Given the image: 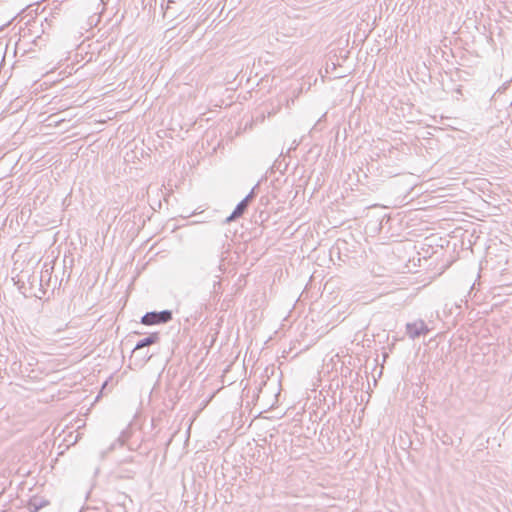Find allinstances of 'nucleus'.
I'll use <instances>...</instances> for the list:
<instances>
[{"mask_svg": "<svg viewBox=\"0 0 512 512\" xmlns=\"http://www.w3.org/2000/svg\"><path fill=\"white\" fill-rule=\"evenodd\" d=\"M172 320V311H151L145 313L141 318V323L147 326L165 324Z\"/></svg>", "mask_w": 512, "mask_h": 512, "instance_id": "nucleus-1", "label": "nucleus"}, {"mask_svg": "<svg viewBox=\"0 0 512 512\" xmlns=\"http://www.w3.org/2000/svg\"><path fill=\"white\" fill-rule=\"evenodd\" d=\"M429 332L430 329L428 328L426 323L421 319L406 324V334L412 340L422 335H427Z\"/></svg>", "mask_w": 512, "mask_h": 512, "instance_id": "nucleus-2", "label": "nucleus"}, {"mask_svg": "<svg viewBox=\"0 0 512 512\" xmlns=\"http://www.w3.org/2000/svg\"><path fill=\"white\" fill-rule=\"evenodd\" d=\"M159 339H160L159 333H157V332L151 333L149 336L139 340L136 343V345L134 347V352L141 351L143 348L157 343L159 341Z\"/></svg>", "mask_w": 512, "mask_h": 512, "instance_id": "nucleus-3", "label": "nucleus"}, {"mask_svg": "<svg viewBox=\"0 0 512 512\" xmlns=\"http://www.w3.org/2000/svg\"><path fill=\"white\" fill-rule=\"evenodd\" d=\"M53 267L49 266L47 263L43 265V268L40 273V286L42 289H47L49 287V283L51 280Z\"/></svg>", "mask_w": 512, "mask_h": 512, "instance_id": "nucleus-4", "label": "nucleus"}, {"mask_svg": "<svg viewBox=\"0 0 512 512\" xmlns=\"http://www.w3.org/2000/svg\"><path fill=\"white\" fill-rule=\"evenodd\" d=\"M247 207L248 205L246 204V201H240L233 210V212L231 213V215L226 218V222H231L242 216Z\"/></svg>", "mask_w": 512, "mask_h": 512, "instance_id": "nucleus-5", "label": "nucleus"}, {"mask_svg": "<svg viewBox=\"0 0 512 512\" xmlns=\"http://www.w3.org/2000/svg\"><path fill=\"white\" fill-rule=\"evenodd\" d=\"M46 504V501L40 500L38 498H33L29 501L28 509L30 512H38L39 509L44 507Z\"/></svg>", "mask_w": 512, "mask_h": 512, "instance_id": "nucleus-6", "label": "nucleus"}, {"mask_svg": "<svg viewBox=\"0 0 512 512\" xmlns=\"http://www.w3.org/2000/svg\"><path fill=\"white\" fill-rule=\"evenodd\" d=\"M258 185L254 186L252 188V190L250 191V193L243 199V201H246V204L248 205L249 202L254 198L255 196V189L257 188Z\"/></svg>", "mask_w": 512, "mask_h": 512, "instance_id": "nucleus-7", "label": "nucleus"}, {"mask_svg": "<svg viewBox=\"0 0 512 512\" xmlns=\"http://www.w3.org/2000/svg\"><path fill=\"white\" fill-rule=\"evenodd\" d=\"M123 445H124V440H122V438H121V437H118V438L114 441V443L110 446L109 450L111 451V450L115 449V447H116V446H120V447H121V446H123Z\"/></svg>", "mask_w": 512, "mask_h": 512, "instance_id": "nucleus-8", "label": "nucleus"}, {"mask_svg": "<svg viewBox=\"0 0 512 512\" xmlns=\"http://www.w3.org/2000/svg\"><path fill=\"white\" fill-rule=\"evenodd\" d=\"M442 443L445 445H452V438L450 436L445 435L442 439Z\"/></svg>", "mask_w": 512, "mask_h": 512, "instance_id": "nucleus-9", "label": "nucleus"}, {"mask_svg": "<svg viewBox=\"0 0 512 512\" xmlns=\"http://www.w3.org/2000/svg\"><path fill=\"white\" fill-rule=\"evenodd\" d=\"M151 354H148V352H146L144 355H143V360L145 361H148L150 358H151Z\"/></svg>", "mask_w": 512, "mask_h": 512, "instance_id": "nucleus-10", "label": "nucleus"}, {"mask_svg": "<svg viewBox=\"0 0 512 512\" xmlns=\"http://www.w3.org/2000/svg\"><path fill=\"white\" fill-rule=\"evenodd\" d=\"M100 1H101L102 5H103L104 7H105V6L107 5V3H108V0H100Z\"/></svg>", "mask_w": 512, "mask_h": 512, "instance_id": "nucleus-11", "label": "nucleus"}, {"mask_svg": "<svg viewBox=\"0 0 512 512\" xmlns=\"http://www.w3.org/2000/svg\"><path fill=\"white\" fill-rule=\"evenodd\" d=\"M219 271H220V272H223V271H224V269L222 268V265H219Z\"/></svg>", "mask_w": 512, "mask_h": 512, "instance_id": "nucleus-12", "label": "nucleus"}]
</instances>
